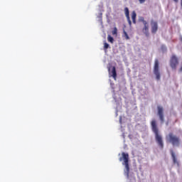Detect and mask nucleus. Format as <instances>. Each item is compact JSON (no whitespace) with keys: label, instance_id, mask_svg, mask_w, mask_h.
Listing matches in <instances>:
<instances>
[{"label":"nucleus","instance_id":"obj_3","mask_svg":"<svg viewBox=\"0 0 182 182\" xmlns=\"http://www.w3.org/2000/svg\"><path fill=\"white\" fill-rule=\"evenodd\" d=\"M166 139L173 147H180V145L181 144V139H180V136H178L171 132L168 134Z\"/></svg>","mask_w":182,"mask_h":182},{"label":"nucleus","instance_id":"obj_9","mask_svg":"<svg viewBox=\"0 0 182 182\" xmlns=\"http://www.w3.org/2000/svg\"><path fill=\"white\" fill-rule=\"evenodd\" d=\"M108 72L109 75L113 77L114 80L117 78V73L116 72V67H112V71H110V68H108Z\"/></svg>","mask_w":182,"mask_h":182},{"label":"nucleus","instance_id":"obj_2","mask_svg":"<svg viewBox=\"0 0 182 182\" xmlns=\"http://www.w3.org/2000/svg\"><path fill=\"white\" fill-rule=\"evenodd\" d=\"M129 154L122 152V157L119 158V161H123L122 165L125 166L124 174L129 178L130 173V166H129Z\"/></svg>","mask_w":182,"mask_h":182},{"label":"nucleus","instance_id":"obj_17","mask_svg":"<svg viewBox=\"0 0 182 182\" xmlns=\"http://www.w3.org/2000/svg\"><path fill=\"white\" fill-rule=\"evenodd\" d=\"M140 4H144L146 2V0H139Z\"/></svg>","mask_w":182,"mask_h":182},{"label":"nucleus","instance_id":"obj_7","mask_svg":"<svg viewBox=\"0 0 182 182\" xmlns=\"http://www.w3.org/2000/svg\"><path fill=\"white\" fill-rule=\"evenodd\" d=\"M158 116H159V119L161 120V123H164V109L163 107L158 106Z\"/></svg>","mask_w":182,"mask_h":182},{"label":"nucleus","instance_id":"obj_10","mask_svg":"<svg viewBox=\"0 0 182 182\" xmlns=\"http://www.w3.org/2000/svg\"><path fill=\"white\" fill-rule=\"evenodd\" d=\"M124 12H125V16L129 22V25H132V21L130 20V12L129 11V8L125 7L124 8Z\"/></svg>","mask_w":182,"mask_h":182},{"label":"nucleus","instance_id":"obj_16","mask_svg":"<svg viewBox=\"0 0 182 182\" xmlns=\"http://www.w3.org/2000/svg\"><path fill=\"white\" fill-rule=\"evenodd\" d=\"M109 44L107 43H104V49L106 50V49H109Z\"/></svg>","mask_w":182,"mask_h":182},{"label":"nucleus","instance_id":"obj_5","mask_svg":"<svg viewBox=\"0 0 182 182\" xmlns=\"http://www.w3.org/2000/svg\"><path fill=\"white\" fill-rule=\"evenodd\" d=\"M170 66L171 69H177V66H178V58L176 55H172L170 59Z\"/></svg>","mask_w":182,"mask_h":182},{"label":"nucleus","instance_id":"obj_14","mask_svg":"<svg viewBox=\"0 0 182 182\" xmlns=\"http://www.w3.org/2000/svg\"><path fill=\"white\" fill-rule=\"evenodd\" d=\"M123 34L127 41H129V39H130V37H129V34H127V32H126V31H123Z\"/></svg>","mask_w":182,"mask_h":182},{"label":"nucleus","instance_id":"obj_12","mask_svg":"<svg viewBox=\"0 0 182 182\" xmlns=\"http://www.w3.org/2000/svg\"><path fill=\"white\" fill-rule=\"evenodd\" d=\"M136 16H137V14H136V11H133L132 14V19L133 23H136Z\"/></svg>","mask_w":182,"mask_h":182},{"label":"nucleus","instance_id":"obj_13","mask_svg":"<svg viewBox=\"0 0 182 182\" xmlns=\"http://www.w3.org/2000/svg\"><path fill=\"white\" fill-rule=\"evenodd\" d=\"M107 41H108V42H110V43H113V42H114V38H113V37H112V36L108 35Z\"/></svg>","mask_w":182,"mask_h":182},{"label":"nucleus","instance_id":"obj_15","mask_svg":"<svg viewBox=\"0 0 182 182\" xmlns=\"http://www.w3.org/2000/svg\"><path fill=\"white\" fill-rule=\"evenodd\" d=\"M112 35L117 36V28L114 27L113 31H112Z\"/></svg>","mask_w":182,"mask_h":182},{"label":"nucleus","instance_id":"obj_11","mask_svg":"<svg viewBox=\"0 0 182 182\" xmlns=\"http://www.w3.org/2000/svg\"><path fill=\"white\" fill-rule=\"evenodd\" d=\"M171 154L172 156L173 164H178V161H177V158H176V154H174V151H171Z\"/></svg>","mask_w":182,"mask_h":182},{"label":"nucleus","instance_id":"obj_6","mask_svg":"<svg viewBox=\"0 0 182 182\" xmlns=\"http://www.w3.org/2000/svg\"><path fill=\"white\" fill-rule=\"evenodd\" d=\"M159 60L156 59L154 62V73L156 75V80H160V70L159 68Z\"/></svg>","mask_w":182,"mask_h":182},{"label":"nucleus","instance_id":"obj_18","mask_svg":"<svg viewBox=\"0 0 182 182\" xmlns=\"http://www.w3.org/2000/svg\"><path fill=\"white\" fill-rule=\"evenodd\" d=\"M179 72H182V66L181 67Z\"/></svg>","mask_w":182,"mask_h":182},{"label":"nucleus","instance_id":"obj_1","mask_svg":"<svg viewBox=\"0 0 182 182\" xmlns=\"http://www.w3.org/2000/svg\"><path fill=\"white\" fill-rule=\"evenodd\" d=\"M151 130L155 134V140L157 144L161 149L164 147V144L163 143V137L160 134V131L159 130V127H157V122L156 119H153L151 122Z\"/></svg>","mask_w":182,"mask_h":182},{"label":"nucleus","instance_id":"obj_4","mask_svg":"<svg viewBox=\"0 0 182 182\" xmlns=\"http://www.w3.org/2000/svg\"><path fill=\"white\" fill-rule=\"evenodd\" d=\"M139 22H142L144 25V28H142V32L146 35V36H149L150 33L149 32V23L146 20H144V17L141 16L139 18Z\"/></svg>","mask_w":182,"mask_h":182},{"label":"nucleus","instance_id":"obj_8","mask_svg":"<svg viewBox=\"0 0 182 182\" xmlns=\"http://www.w3.org/2000/svg\"><path fill=\"white\" fill-rule=\"evenodd\" d=\"M150 25H151V33H156L159 29V24L157 23V21H153V19H151L150 22Z\"/></svg>","mask_w":182,"mask_h":182}]
</instances>
